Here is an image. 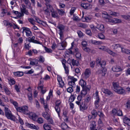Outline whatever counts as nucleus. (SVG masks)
Segmentation results:
<instances>
[{"label":"nucleus","instance_id":"nucleus-15","mask_svg":"<svg viewBox=\"0 0 130 130\" xmlns=\"http://www.w3.org/2000/svg\"><path fill=\"white\" fill-rule=\"evenodd\" d=\"M91 4L88 3H82L81 4V6L85 9H90Z\"/></svg>","mask_w":130,"mask_h":130},{"label":"nucleus","instance_id":"nucleus-26","mask_svg":"<svg viewBox=\"0 0 130 130\" xmlns=\"http://www.w3.org/2000/svg\"><path fill=\"white\" fill-rule=\"evenodd\" d=\"M14 74L15 76L20 77L22 76L23 75V73L22 72L18 71L14 72Z\"/></svg>","mask_w":130,"mask_h":130},{"label":"nucleus","instance_id":"nucleus-42","mask_svg":"<svg viewBox=\"0 0 130 130\" xmlns=\"http://www.w3.org/2000/svg\"><path fill=\"white\" fill-rule=\"evenodd\" d=\"M21 10L22 13L23 14L24 13L27 15H28L29 14V13L28 12V10H26V9L23 10Z\"/></svg>","mask_w":130,"mask_h":130},{"label":"nucleus","instance_id":"nucleus-13","mask_svg":"<svg viewBox=\"0 0 130 130\" xmlns=\"http://www.w3.org/2000/svg\"><path fill=\"white\" fill-rule=\"evenodd\" d=\"M35 37L32 36L31 38L29 37L28 39V41L29 42H32L33 43H39V42L36 40H35Z\"/></svg>","mask_w":130,"mask_h":130},{"label":"nucleus","instance_id":"nucleus-53","mask_svg":"<svg viewBox=\"0 0 130 130\" xmlns=\"http://www.w3.org/2000/svg\"><path fill=\"white\" fill-rule=\"evenodd\" d=\"M4 91L7 94L9 95L10 94V92L7 88H5L4 89Z\"/></svg>","mask_w":130,"mask_h":130},{"label":"nucleus","instance_id":"nucleus-52","mask_svg":"<svg viewBox=\"0 0 130 130\" xmlns=\"http://www.w3.org/2000/svg\"><path fill=\"white\" fill-rule=\"evenodd\" d=\"M73 50L72 48V47H71L69 49L68 51V52L70 54H74V52L72 50Z\"/></svg>","mask_w":130,"mask_h":130},{"label":"nucleus","instance_id":"nucleus-4","mask_svg":"<svg viewBox=\"0 0 130 130\" xmlns=\"http://www.w3.org/2000/svg\"><path fill=\"white\" fill-rule=\"evenodd\" d=\"M69 78L70 80L69 82L68 85L73 87H75V82L77 81V79L73 77L72 76H70Z\"/></svg>","mask_w":130,"mask_h":130},{"label":"nucleus","instance_id":"nucleus-64","mask_svg":"<svg viewBox=\"0 0 130 130\" xmlns=\"http://www.w3.org/2000/svg\"><path fill=\"white\" fill-rule=\"evenodd\" d=\"M99 4L101 5H103L105 3L104 0H99Z\"/></svg>","mask_w":130,"mask_h":130},{"label":"nucleus","instance_id":"nucleus-19","mask_svg":"<svg viewBox=\"0 0 130 130\" xmlns=\"http://www.w3.org/2000/svg\"><path fill=\"white\" fill-rule=\"evenodd\" d=\"M58 28L59 29L60 31L59 34L62 35V33H63L65 28V26L62 25H60L58 27Z\"/></svg>","mask_w":130,"mask_h":130},{"label":"nucleus","instance_id":"nucleus-60","mask_svg":"<svg viewBox=\"0 0 130 130\" xmlns=\"http://www.w3.org/2000/svg\"><path fill=\"white\" fill-rule=\"evenodd\" d=\"M95 62L94 61H92L90 62V66L91 67L93 68L95 66Z\"/></svg>","mask_w":130,"mask_h":130},{"label":"nucleus","instance_id":"nucleus-3","mask_svg":"<svg viewBox=\"0 0 130 130\" xmlns=\"http://www.w3.org/2000/svg\"><path fill=\"white\" fill-rule=\"evenodd\" d=\"M28 107L27 106H23L22 107H19L17 108V111L22 112L24 114L28 115L29 113V111L28 109Z\"/></svg>","mask_w":130,"mask_h":130},{"label":"nucleus","instance_id":"nucleus-18","mask_svg":"<svg viewBox=\"0 0 130 130\" xmlns=\"http://www.w3.org/2000/svg\"><path fill=\"white\" fill-rule=\"evenodd\" d=\"M27 125L28 126L31 128L34 129L36 130H38L39 129V127L38 126L35 125L33 124L27 123Z\"/></svg>","mask_w":130,"mask_h":130},{"label":"nucleus","instance_id":"nucleus-31","mask_svg":"<svg viewBox=\"0 0 130 130\" xmlns=\"http://www.w3.org/2000/svg\"><path fill=\"white\" fill-rule=\"evenodd\" d=\"M96 100L95 101V105L96 108H97L99 106V103L100 102V100L99 97L96 98Z\"/></svg>","mask_w":130,"mask_h":130},{"label":"nucleus","instance_id":"nucleus-63","mask_svg":"<svg viewBox=\"0 0 130 130\" xmlns=\"http://www.w3.org/2000/svg\"><path fill=\"white\" fill-rule=\"evenodd\" d=\"M39 61L42 62V63H43L44 62V58H43L42 56H40V58L39 59Z\"/></svg>","mask_w":130,"mask_h":130},{"label":"nucleus","instance_id":"nucleus-44","mask_svg":"<svg viewBox=\"0 0 130 130\" xmlns=\"http://www.w3.org/2000/svg\"><path fill=\"white\" fill-rule=\"evenodd\" d=\"M91 43L95 45H98L101 44L102 42L101 41L91 40Z\"/></svg>","mask_w":130,"mask_h":130},{"label":"nucleus","instance_id":"nucleus-12","mask_svg":"<svg viewBox=\"0 0 130 130\" xmlns=\"http://www.w3.org/2000/svg\"><path fill=\"white\" fill-rule=\"evenodd\" d=\"M123 122L130 126V119L126 116H124L123 118Z\"/></svg>","mask_w":130,"mask_h":130},{"label":"nucleus","instance_id":"nucleus-51","mask_svg":"<svg viewBox=\"0 0 130 130\" xmlns=\"http://www.w3.org/2000/svg\"><path fill=\"white\" fill-rule=\"evenodd\" d=\"M75 99V97L71 95L69 99V101L70 102H72L74 101Z\"/></svg>","mask_w":130,"mask_h":130},{"label":"nucleus","instance_id":"nucleus-61","mask_svg":"<svg viewBox=\"0 0 130 130\" xmlns=\"http://www.w3.org/2000/svg\"><path fill=\"white\" fill-rule=\"evenodd\" d=\"M61 45L62 47L63 48L60 49V50H63L64 49V48L66 46V44H65V42H63L62 43H61Z\"/></svg>","mask_w":130,"mask_h":130},{"label":"nucleus","instance_id":"nucleus-9","mask_svg":"<svg viewBox=\"0 0 130 130\" xmlns=\"http://www.w3.org/2000/svg\"><path fill=\"white\" fill-rule=\"evenodd\" d=\"M23 1L25 4L26 7L30 9H31L32 7L29 0H23Z\"/></svg>","mask_w":130,"mask_h":130},{"label":"nucleus","instance_id":"nucleus-30","mask_svg":"<svg viewBox=\"0 0 130 130\" xmlns=\"http://www.w3.org/2000/svg\"><path fill=\"white\" fill-rule=\"evenodd\" d=\"M38 60H33L31 61L30 63V64L32 65H35L38 64Z\"/></svg>","mask_w":130,"mask_h":130},{"label":"nucleus","instance_id":"nucleus-24","mask_svg":"<svg viewBox=\"0 0 130 130\" xmlns=\"http://www.w3.org/2000/svg\"><path fill=\"white\" fill-rule=\"evenodd\" d=\"M42 115L46 119H48L50 117L49 114L46 112H43L42 113Z\"/></svg>","mask_w":130,"mask_h":130},{"label":"nucleus","instance_id":"nucleus-54","mask_svg":"<svg viewBox=\"0 0 130 130\" xmlns=\"http://www.w3.org/2000/svg\"><path fill=\"white\" fill-rule=\"evenodd\" d=\"M38 123H42L44 122L43 119L41 118H39L37 120Z\"/></svg>","mask_w":130,"mask_h":130},{"label":"nucleus","instance_id":"nucleus-47","mask_svg":"<svg viewBox=\"0 0 130 130\" xmlns=\"http://www.w3.org/2000/svg\"><path fill=\"white\" fill-rule=\"evenodd\" d=\"M99 38L101 39H105V37L104 35L101 33L99 34L98 35Z\"/></svg>","mask_w":130,"mask_h":130},{"label":"nucleus","instance_id":"nucleus-59","mask_svg":"<svg viewBox=\"0 0 130 130\" xmlns=\"http://www.w3.org/2000/svg\"><path fill=\"white\" fill-rule=\"evenodd\" d=\"M106 64V62L105 61H102L100 65L101 66L102 68H104Z\"/></svg>","mask_w":130,"mask_h":130},{"label":"nucleus","instance_id":"nucleus-58","mask_svg":"<svg viewBox=\"0 0 130 130\" xmlns=\"http://www.w3.org/2000/svg\"><path fill=\"white\" fill-rule=\"evenodd\" d=\"M117 111L115 109H113L111 112L113 115H116L117 113Z\"/></svg>","mask_w":130,"mask_h":130},{"label":"nucleus","instance_id":"nucleus-17","mask_svg":"<svg viewBox=\"0 0 130 130\" xmlns=\"http://www.w3.org/2000/svg\"><path fill=\"white\" fill-rule=\"evenodd\" d=\"M112 85L113 87V90L115 92L118 90L119 87H120L118 83H117L113 82L112 83Z\"/></svg>","mask_w":130,"mask_h":130},{"label":"nucleus","instance_id":"nucleus-45","mask_svg":"<svg viewBox=\"0 0 130 130\" xmlns=\"http://www.w3.org/2000/svg\"><path fill=\"white\" fill-rule=\"evenodd\" d=\"M117 114L118 116H122L123 115L122 110L120 109L117 110Z\"/></svg>","mask_w":130,"mask_h":130},{"label":"nucleus","instance_id":"nucleus-8","mask_svg":"<svg viewBox=\"0 0 130 130\" xmlns=\"http://www.w3.org/2000/svg\"><path fill=\"white\" fill-rule=\"evenodd\" d=\"M91 74L90 69H86L84 73V77L85 78L89 77Z\"/></svg>","mask_w":130,"mask_h":130},{"label":"nucleus","instance_id":"nucleus-57","mask_svg":"<svg viewBox=\"0 0 130 130\" xmlns=\"http://www.w3.org/2000/svg\"><path fill=\"white\" fill-rule=\"evenodd\" d=\"M76 57L79 59H80L81 58L80 54L79 52H77L76 54Z\"/></svg>","mask_w":130,"mask_h":130},{"label":"nucleus","instance_id":"nucleus-1","mask_svg":"<svg viewBox=\"0 0 130 130\" xmlns=\"http://www.w3.org/2000/svg\"><path fill=\"white\" fill-rule=\"evenodd\" d=\"M5 115L8 119H10L14 121H15L16 119L12 114L11 111L7 107H5Z\"/></svg>","mask_w":130,"mask_h":130},{"label":"nucleus","instance_id":"nucleus-5","mask_svg":"<svg viewBox=\"0 0 130 130\" xmlns=\"http://www.w3.org/2000/svg\"><path fill=\"white\" fill-rule=\"evenodd\" d=\"M61 103V102L60 101V100H57L55 102V108L59 116H60V108L59 106Z\"/></svg>","mask_w":130,"mask_h":130},{"label":"nucleus","instance_id":"nucleus-11","mask_svg":"<svg viewBox=\"0 0 130 130\" xmlns=\"http://www.w3.org/2000/svg\"><path fill=\"white\" fill-rule=\"evenodd\" d=\"M87 105L85 103H83L81 104H80L79 106L80 110L81 111L86 110L87 109Z\"/></svg>","mask_w":130,"mask_h":130},{"label":"nucleus","instance_id":"nucleus-55","mask_svg":"<svg viewBox=\"0 0 130 130\" xmlns=\"http://www.w3.org/2000/svg\"><path fill=\"white\" fill-rule=\"evenodd\" d=\"M67 91L68 92L71 93L73 91V89L72 87H70L67 89Z\"/></svg>","mask_w":130,"mask_h":130},{"label":"nucleus","instance_id":"nucleus-23","mask_svg":"<svg viewBox=\"0 0 130 130\" xmlns=\"http://www.w3.org/2000/svg\"><path fill=\"white\" fill-rule=\"evenodd\" d=\"M99 112V111H98L97 112L94 109L91 112L92 115L93 116V119H95V118L97 117L98 113Z\"/></svg>","mask_w":130,"mask_h":130},{"label":"nucleus","instance_id":"nucleus-40","mask_svg":"<svg viewBox=\"0 0 130 130\" xmlns=\"http://www.w3.org/2000/svg\"><path fill=\"white\" fill-rule=\"evenodd\" d=\"M90 99V96L89 95H87V96L86 98L85 99V101L84 103H85L87 104V103H88L89 102Z\"/></svg>","mask_w":130,"mask_h":130},{"label":"nucleus","instance_id":"nucleus-43","mask_svg":"<svg viewBox=\"0 0 130 130\" xmlns=\"http://www.w3.org/2000/svg\"><path fill=\"white\" fill-rule=\"evenodd\" d=\"M30 116H31L32 119L34 120L37 117V116L35 113H31L30 114Z\"/></svg>","mask_w":130,"mask_h":130},{"label":"nucleus","instance_id":"nucleus-46","mask_svg":"<svg viewBox=\"0 0 130 130\" xmlns=\"http://www.w3.org/2000/svg\"><path fill=\"white\" fill-rule=\"evenodd\" d=\"M100 58H98L96 60V63L97 65L98 66H100L101 61Z\"/></svg>","mask_w":130,"mask_h":130},{"label":"nucleus","instance_id":"nucleus-20","mask_svg":"<svg viewBox=\"0 0 130 130\" xmlns=\"http://www.w3.org/2000/svg\"><path fill=\"white\" fill-rule=\"evenodd\" d=\"M79 84L82 87V88L85 89L87 88L86 86V83L83 80H80Z\"/></svg>","mask_w":130,"mask_h":130},{"label":"nucleus","instance_id":"nucleus-2","mask_svg":"<svg viewBox=\"0 0 130 130\" xmlns=\"http://www.w3.org/2000/svg\"><path fill=\"white\" fill-rule=\"evenodd\" d=\"M45 5L46 7L43 8V10L44 11L45 13L47 15H50V12L53 11L54 9L52 6L48 3H46Z\"/></svg>","mask_w":130,"mask_h":130},{"label":"nucleus","instance_id":"nucleus-49","mask_svg":"<svg viewBox=\"0 0 130 130\" xmlns=\"http://www.w3.org/2000/svg\"><path fill=\"white\" fill-rule=\"evenodd\" d=\"M47 120L48 122L50 124H53L54 123L53 119L52 118H50V117L48 119H47Z\"/></svg>","mask_w":130,"mask_h":130},{"label":"nucleus","instance_id":"nucleus-33","mask_svg":"<svg viewBox=\"0 0 130 130\" xmlns=\"http://www.w3.org/2000/svg\"><path fill=\"white\" fill-rule=\"evenodd\" d=\"M10 101L11 103L17 109V108L19 107H18V104L17 103L12 99L10 100Z\"/></svg>","mask_w":130,"mask_h":130},{"label":"nucleus","instance_id":"nucleus-37","mask_svg":"<svg viewBox=\"0 0 130 130\" xmlns=\"http://www.w3.org/2000/svg\"><path fill=\"white\" fill-rule=\"evenodd\" d=\"M9 83L10 85H13L15 83V81L13 79H12L10 78L8 79Z\"/></svg>","mask_w":130,"mask_h":130},{"label":"nucleus","instance_id":"nucleus-22","mask_svg":"<svg viewBox=\"0 0 130 130\" xmlns=\"http://www.w3.org/2000/svg\"><path fill=\"white\" fill-rule=\"evenodd\" d=\"M118 89L116 92L119 94H123L125 93L124 90L121 87H119Z\"/></svg>","mask_w":130,"mask_h":130},{"label":"nucleus","instance_id":"nucleus-35","mask_svg":"<svg viewBox=\"0 0 130 130\" xmlns=\"http://www.w3.org/2000/svg\"><path fill=\"white\" fill-rule=\"evenodd\" d=\"M43 127L45 130H49L51 129V126L46 123L44 125Z\"/></svg>","mask_w":130,"mask_h":130},{"label":"nucleus","instance_id":"nucleus-27","mask_svg":"<svg viewBox=\"0 0 130 130\" xmlns=\"http://www.w3.org/2000/svg\"><path fill=\"white\" fill-rule=\"evenodd\" d=\"M121 50L122 52L123 53L128 54H129L130 53V50H126L124 48L122 47H121Z\"/></svg>","mask_w":130,"mask_h":130},{"label":"nucleus","instance_id":"nucleus-56","mask_svg":"<svg viewBox=\"0 0 130 130\" xmlns=\"http://www.w3.org/2000/svg\"><path fill=\"white\" fill-rule=\"evenodd\" d=\"M63 67L65 71V73L66 74H68L69 72V70L68 67H67L65 64L64 65Z\"/></svg>","mask_w":130,"mask_h":130},{"label":"nucleus","instance_id":"nucleus-50","mask_svg":"<svg viewBox=\"0 0 130 130\" xmlns=\"http://www.w3.org/2000/svg\"><path fill=\"white\" fill-rule=\"evenodd\" d=\"M44 47L45 50L46 52L48 53H51L52 52V51L51 49L48 48L45 46Z\"/></svg>","mask_w":130,"mask_h":130},{"label":"nucleus","instance_id":"nucleus-36","mask_svg":"<svg viewBox=\"0 0 130 130\" xmlns=\"http://www.w3.org/2000/svg\"><path fill=\"white\" fill-rule=\"evenodd\" d=\"M87 88L85 89L83 88V90L81 91V94L83 96H84L87 93Z\"/></svg>","mask_w":130,"mask_h":130},{"label":"nucleus","instance_id":"nucleus-62","mask_svg":"<svg viewBox=\"0 0 130 130\" xmlns=\"http://www.w3.org/2000/svg\"><path fill=\"white\" fill-rule=\"evenodd\" d=\"M59 85L60 87H62L64 86V83L62 80L60 81V82H59Z\"/></svg>","mask_w":130,"mask_h":130},{"label":"nucleus","instance_id":"nucleus-7","mask_svg":"<svg viewBox=\"0 0 130 130\" xmlns=\"http://www.w3.org/2000/svg\"><path fill=\"white\" fill-rule=\"evenodd\" d=\"M99 49H102L104 51L107 52L108 53L112 55L113 56H116L117 55L116 53L113 52L112 51L106 48L105 47H104L102 48H100Z\"/></svg>","mask_w":130,"mask_h":130},{"label":"nucleus","instance_id":"nucleus-14","mask_svg":"<svg viewBox=\"0 0 130 130\" xmlns=\"http://www.w3.org/2000/svg\"><path fill=\"white\" fill-rule=\"evenodd\" d=\"M96 123L95 121H93L91 123L90 125V130H95L96 128Z\"/></svg>","mask_w":130,"mask_h":130},{"label":"nucleus","instance_id":"nucleus-34","mask_svg":"<svg viewBox=\"0 0 130 130\" xmlns=\"http://www.w3.org/2000/svg\"><path fill=\"white\" fill-rule=\"evenodd\" d=\"M61 127L62 129L63 130L66 129L68 127V125L64 123H63L61 124Z\"/></svg>","mask_w":130,"mask_h":130},{"label":"nucleus","instance_id":"nucleus-29","mask_svg":"<svg viewBox=\"0 0 130 130\" xmlns=\"http://www.w3.org/2000/svg\"><path fill=\"white\" fill-rule=\"evenodd\" d=\"M52 16V17L54 18H57L58 17V14L57 12L56 11H55L53 10V11L51 12Z\"/></svg>","mask_w":130,"mask_h":130},{"label":"nucleus","instance_id":"nucleus-16","mask_svg":"<svg viewBox=\"0 0 130 130\" xmlns=\"http://www.w3.org/2000/svg\"><path fill=\"white\" fill-rule=\"evenodd\" d=\"M112 70L114 72H118L122 71V69L119 66H115L112 67Z\"/></svg>","mask_w":130,"mask_h":130},{"label":"nucleus","instance_id":"nucleus-41","mask_svg":"<svg viewBox=\"0 0 130 130\" xmlns=\"http://www.w3.org/2000/svg\"><path fill=\"white\" fill-rule=\"evenodd\" d=\"M108 16V14L106 12L102 13V17L105 19H107Z\"/></svg>","mask_w":130,"mask_h":130},{"label":"nucleus","instance_id":"nucleus-6","mask_svg":"<svg viewBox=\"0 0 130 130\" xmlns=\"http://www.w3.org/2000/svg\"><path fill=\"white\" fill-rule=\"evenodd\" d=\"M22 28L23 29L22 33H23L24 32H25L26 34V35L27 37H29L32 35L31 32L29 28L24 27H22Z\"/></svg>","mask_w":130,"mask_h":130},{"label":"nucleus","instance_id":"nucleus-10","mask_svg":"<svg viewBox=\"0 0 130 130\" xmlns=\"http://www.w3.org/2000/svg\"><path fill=\"white\" fill-rule=\"evenodd\" d=\"M112 48L116 51L119 52L121 50V47L119 44H114L112 45Z\"/></svg>","mask_w":130,"mask_h":130},{"label":"nucleus","instance_id":"nucleus-25","mask_svg":"<svg viewBox=\"0 0 130 130\" xmlns=\"http://www.w3.org/2000/svg\"><path fill=\"white\" fill-rule=\"evenodd\" d=\"M96 28H98L99 30L103 31L104 30V27L103 25L102 24H100L99 25H98Z\"/></svg>","mask_w":130,"mask_h":130},{"label":"nucleus","instance_id":"nucleus-48","mask_svg":"<svg viewBox=\"0 0 130 130\" xmlns=\"http://www.w3.org/2000/svg\"><path fill=\"white\" fill-rule=\"evenodd\" d=\"M77 32L79 38L82 37L84 36L83 34L80 30H78Z\"/></svg>","mask_w":130,"mask_h":130},{"label":"nucleus","instance_id":"nucleus-32","mask_svg":"<svg viewBox=\"0 0 130 130\" xmlns=\"http://www.w3.org/2000/svg\"><path fill=\"white\" fill-rule=\"evenodd\" d=\"M77 25L78 26L83 28H86L87 27V25L86 24L80 23H78Z\"/></svg>","mask_w":130,"mask_h":130},{"label":"nucleus","instance_id":"nucleus-38","mask_svg":"<svg viewBox=\"0 0 130 130\" xmlns=\"http://www.w3.org/2000/svg\"><path fill=\"white\" fill-rule=\"evenodd\" d=\"M118 21H117V19H109V21L110 22H112L113 23H119L120 22H121V21L120 20H119L118 19Z\"/></svg>","mask_w":130,"mask_h":130},{"label":"nucleus","instance_id":"nucleus-28","mask_svg":"<svg viewBox=\"0 0 130 130\" xmlns=\"http://www.w3.org/2000/svg\"><path fill=\"white\" fill-rule=\"evenodd\" d=\"M71 62L72 65L73 66H77L79 64L78 61L77 60H75L74 59H72Z\"/></svg>","mask_w":130,"mask_h":130},{"label":"nucleus","instance_id":"nucleus-21","mask_svg":"<svg viewBox=\"0 0 130 130\" xmlns=\"http://www.w3.org/2000/svg\"><path fill=\"white\" fill-rule=\"evenodd\" d=\"M102 91L105 94H107L109 95H111L112 94V92L110 90L107 89L102 88Z\"/></svg>","mask_w":130,"mask_h":130},{"label":"nucleus","instance_id":"nucleus-39","mask_svg":"<svg viewBox=\"0 0 130 130\" xmlns=\"http://www.w3.org/2000/svg\"><path fill=\"white\" fill-rule=\"evenodd\" d=\"M125 107L127 109L130 108V100H128L127 101L125 104Z\"/></svg>","mask_w":130,"mask_h":130}]
</instances>
